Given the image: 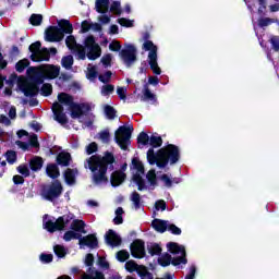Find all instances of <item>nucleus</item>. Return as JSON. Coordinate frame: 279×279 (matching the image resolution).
I'll use <instances>...</instances> for the list:
<instances>
[{"label": "nucleus", "instance_id": "f257e3e1", "mask_svg": "<svg viewBox=\"0 0 279 279\" xmlns=\"http://www.w3.org/2000/svg\"><path fill=\"white\" fill-rule=\"evenodd\" d=\"M58 101L52 105V112L54 114V120L58 121V123H61V125H64L66 123V113H64V106L68 110L71 112L72 119H78L81 123H84L85 125H92L93 119H95V116L90 112L93 108H95V105L83 102V104H75L73 101V96L61 93L58 95Z\"/></svg>", "mask_w": 279, "mask_h": 279}, {"label": "nucleus", "instance_id": "f03ea898", "mask_svg": "<svg viewBox=\"0 0 279 279\" xmlns=\"http://www.w3.org/2000/svg\"><path fill=\"white\" fill-rule=\"evenodd\" d=\"M65 45L76 53L78 60H86V57L88 60H97L101 56V48L95 43V37L93 36H88L84 41L85 46H82L77 44L73 35H70L65 39Z\"/></svg>", "mask_w": 279, "mask_h": 279}, {"label": "nucleus", "instance_id": "7ed1b4c3", "mask_svg": "<svg viewBox=\"0 0 279 279\" xmlns=\"http://www.w3.org/2000/svg\"><path fill=\"white\" fill-rule=\"evenodd\" d=\"M114 162V156L107 153L102 158L97 156H92L85 162V169H89L93 173L95 184H105L108 182L106 177V171H108V165Z\"/></svg>", "mask_w": 279, "mask_h": 279}, {"label": "nucleus", "instance_id": "20e7f679", "mask_svg": "<svg viewBox=\"0 0 279 279\" xmlns=\"http://www.w3.org/2000/svg\"><path fill=\"white\" fill-rule=\"evenodd\" d=\"M132 173L133 181L137 184L138 191H154V189L158 186L156 170H149L146 174V179H143L145 175V167L137 158H133L132 160Z\"/></svg>", "mask_w": 279, "mask_h": 279}, {"label": "nucleus", "instance_id": "39448f33", "mask_svg": "<svg viewBox=\"0 0 279 279\" xmlns=\"http://www.w3.org/2000/svg\"><path fill=\"white\" fill-rule=\"evenodd\" d=\"M147 160L149 165H157L159 169H165L169 161L171 165H175L180 160V149L174 145H168L166 148H161L156 155L154 148H149Z\"/></svg>", "mask_w": 279, "mask_h": 279}, {"label": "nucleus", "instance_id": "423d86ee", "mask_svg": "<svg viewBox=\"0 0 279 279\" xmlns=\"http://www.w3.org/2000/svg\"><path fill=\"white\" fill-rule=\"evenodd\" d=\"M167 247L171 254H174L175 257L171 258V255H169V253L161 255L158 258V263L159 265H161V267H169V265L171 264L174 266L186 265V250L184 248V246L175 242H170L167 244Z\"/></svg>", "mask_w": 279, "mask_h": 279}, {"label": "nucleus", "instance_id": "0eeeda50", "mask_svg": "<svg viewBox=\"0 0 279 279\" xmlns=\"http://www.w3.org/2000/svg\"><path fill=\"white\" fill-rule=\"evenodd\" d=\"M28 77L37 84H43L45 80H56L60 75V66L46 64L39 68L31 66L26 71Z\"/></svg>", "mask_w": 279, "mask_h": 279}, {"label": "nucleus", "instance_id": "6e6552de", "mask_svg": "<svg viewBox=\"0 0 279 279\" xmlns=\"http://www.w3.org/2000/svg\"><path fill=\"white\" fill-rule=\"evenodd\" d=\"M64 34H73V25L69 20H61L58 26H50L46 31L45 39L48 43H60L64 38Z\"/></svg>", "mask_w": 279, "mask_h": 279}, {"label": "nucleus", "instance_id": "1a4fd4ad", "mask_svg": "<svg viewBox=\"0 0 279 279\" xmlns=\"http://www.w3.org/2000/svg\"><path fill=\"white\" fill-rule=\"evenodd\" d=\"M142 49H144V51H148V64L153 73H155V75H160L162 70L158 66V46H156L154 41L149 40V34L144 35Z\"/></svg>", "mask_w": 279, "mask_h": 279}, {"label": "nucleus", "instance_id": "9d476101", "mask_svg": "<svg viewBox=\"0 0 279 279\" xmlns=\"http://www.w3.org/2000/svg\"><path fill=\"white\" fill-rule=\"evenodd\" d=\"M73 221V215H64L57 220L49 218V215L44 216V228L48 232H56V230H64L69 223Z\"/></svg>", "mask_w": 279, "mask_h": 279}, {"label": "nucleus", "instance_id": "9b49d317", "mask_svg": "<svg viewBox=\"0 0 279 279\" xmlns=\"http://www.w3.org/2000/svg\"><path fill=\"white\" fill-rule=\"evenodd\" d=\"M41 45L40 41H36L29 46V51L32 52L31 60L33 62H43V60L49 61L51 58L50 53L56 54L58 50L56 48H43L40 49Z\"/></svg>", "mask_w": 279, "mask_h": 279}, {"label": "nucleus", "instance_id": "f8f14e48", "mask_svg": "<svg viewBox=\"0 0 279 279\" xmlns=\"http://www.w3.org/2000/svg\"><path fill=\"white\" fill-rule=\"evenodd\" d=\"M132 132H134V128L132 125H122L116 131V143L121 147L124 151L128 149V145H130V138H132Z\"/></svg>", "mask_w": 279, "mask_h": 279}, {"label": "nucleus", "instance_id": "ddd939ff", "mask_svg": "<svg viewBox=\"0 0 279 279\" xmlns=\"http://www.w3.org/2000/svg\"><path fill=\"white\" fill-rule=\"evenodd\" d=\"M120 58L125 66H132L136 62V47L132 44H126L120 51Z\"/></svg>", "mask_w": 279, "mask_h": 279}, {"label": "nucleus", "instance_id": "4468645a", "mask_svg": "<svg viewBox=\"0 0 279 279\" xmlns=\"http://www.w3.org/2000/svg\"><path fill=\"white\" fill-rule=\"evenodd\" d=\"M59 195H62V184L60 181H54L49 187L43 191V197L48 202L58 199Z\"/></svg>", "mask_w": 279, "mask_h": 279}, {"label": "nucleus", "instance_id": "2eb2a0df", "mask_svg": "<svg viewBox=\"0 0 279 279\" xmlns=\"http://www.w3.org/2000/svg\"><path fill=\"white\" fill-rule=\"evenodd\" d=\"M17 86L20 90L24 93L25 97H36V95H38V87L34 84H31L25 78H20Z\"/></svg>", "mask_w": 279, "mask_h": 279}, {"label": "nucleus", "instance_id": "dca6fc26", "mask_svg": "<svg viewBox=\"0 0 279 279\" xmlns=\"http://www.w3.org/2000/svg\"><path fill=\"white\" fill-rule=\"evenodd\" d=\"M131 254L134 258H143L145 256V243L136 240L131 244Z\"/></svg>", "mask_w": 279, "mask_h": 279}, {"label": "nucleus", "instance_id": "f3484780", "mask_svg": "<svg viewBox=\"0 0 279 279\" xmlns=\"http://www.w3.org/2000/svg\"><path fill=\"white\" fill-rule=\"evenodd\" d=\"M78 243L81 245V248H83L85 245L86 247L95 250V247H97V236H95V234H89L87 236L82 238L81 235Z\"/></svg>", "mask_w": 279, "mask_h": 279}, {"label": "nucleus", "instance_id": "a211bd4d", "mask_svg": "<svg viewBox=\"0 0 279 279\" xmlns=\"http://www.w3.org/2000/svg\"><path fill=\"white\" fill-rule=\"evenodd\" d=\"M106 242L111 247H119L121 245V236L113 230H109L106 234Z\"/></svg>", "mask_w": 279, "mask_h": 279}, {"label": "nucleus", "instance_id": "6ab92c4d", "mask_svg": "<svg viewBox=\"0 0 279 279\" xmlns=\"http://www.w3.org/2000/svg\"><path fill=\"white\" fill-rule=\"evenodd\" d=\"M16 145H17V147H20L24 151L29 149V146L31 147H38V136H36V134H33V135H31L28 137V143L27 142L17 141Z\"/></svg>", "mask_w": 279, "mask_h": 279}, {"label": "nucleus", "instance_id": "aec40b11", "mask_svg": "<svg viewBox=\"0 0 279 279\" xmlns=\"http://www.w3.org/2000/svg\"><path fill=\"white\" fill-rule=\"evenodd\" d=\"M153 228L157 231V232H167V230H169V221H165L161 219H155L151 222Z\"/></svg>", "mask_w": 279, "mask_h": 279}, {"label": "nucleus", "instance_id": "412c9836", "mask_svg": "<svg viewBox=\"0 0 279 279\" xmlns=\"http://www.w3.org/2000/svg\"><path fill=\"white\" fill-rule=\"evenodd\" d=\"M125 181V173L122 171H116L111 174V184L113 186H120Z\"/></svg>", "mask_w": 279, "mask_h": 279}, {"label": "nucleus", "instance_id": "4be33fe9", "mask_svg": "<svg viewBox=\"0 0 279 279\" xmlns=\"http://www.w3.org/2000/svg\"><path fill=\"white\" fill-rule=\"evenodd\" d=\"M109 4L110 0H96V11L99 12V14H106Z\"/></svg>", "mask_w": 279, "mask_h": 279}, {"label": "nucleus", "instance_id": "5701e85b", "mask_svg": "<svg viewBox=\"0 0 279 279\" xmlns=\"http://www.w3.org/2000/svg\"><path fill=\"white\" fill-rule=\"evenodd\" d=\"M84 228H86V223H84L83 220L76 219L71 223V229L75 232H82L83 234H86V230H84Z\"/></svg>", "mask_w": 279, "mask_h": 279}, {"label": "nucleus", "instance_id": "b1692460", "mask_svg": "<svg viewBox=\"0 0 279 279\" xmlns=\"http://www.w3.org/2000/svg\"><path fill=\"white\" fill-rule=\"evenodd\" d=\"M46 173L49 178L56 179L60 177V169L54 163H50L47 166Z\"/></svg>", "mask_w": 279, "mask_h": 279}, {"label": "nucleus", "instance_id": "393cba45", "mask_svg": "<svg viewBox=\"0 0 279 279\" xmlns=\"http://www.w3.org/2000/svg\"><path fill=\"white\" fill-rule=\"evenodd\" d=\"M75 175H77V170L68 169L64 173L66 184L70 186L75 184Z\"/></svg>", "mask_w": 279, "mask_h": 279}, {"label": "nucleus", "instance_id": "a878e982", "mask_svg": "<svg viewBox=\"0 0 279 279\" xmlns=\"http://www.w3.org/2000/svg\"><path fill=\"white\" fill-rule=\"evenodd\" d=\"M57 161L62 167H69V162H71V154L69 153H60L57 157Z\"/></svg>", "mask_w": 279, "mask_h": 279}, {"label": "nucleus", "instance_id": "bb28decb", "mask_svg": "<svg viewBox=\"0 0 279 279\" xmlns=\"http://www.w3.org/2000/svg\"><path fill=\"white\" fill-rule=\"evenodd\" d=\"M143 100L151 101V104H156L157 101L156 94L151 93V90H149V87L147 86H145L143 89Z\"/></svg>", "mask_w": 279, "mask_h": 279}, {"label": "nucleus", "instance_id": "cd10ccee", "mask_svg": "<svg viewBox=\"0 0 279 279\" xmlns=\"http://www.w3.org/2000/svg\"><path fill=\"white\" fill-rule=\"evenodd\" d=\"M81 279H105L100 271L92 270L89 274L83 272Z\"/></svg>", "mask_w": 279, "mask_h": 279}, {"label": "nucleus", "instance_id": "c85d7f7f", "mask_svg": "<svg viewBox=\"0 0 279 279\" xmlns=\"http://www.w3.org/2000/svg\"><path fill=\"white\" fill-rule=\"evenodd\" d=\"M98 68L97 65L88 64L87 65V80H96L98 75Z\"/></svg>", "mask_w": 279, "mask_h": 279}, {"label": "nucleus", "instance_id": "c756f323", "mask_svg": "<svg viewBox=\"0 0 279 279\" xmlns=\"http://www.w3.org/2000/svg\"><path fill=\"white\" fill-rule=\"evenodd\" d=\"M144 266H140L138 264H136L134 260H129L125 263V269L126 271H136L137 274H140L141 269H143Z\"/></svg>", "mask_w": 279, "mask_h": 279}, {"label": "nucleus", "instance_id": "7c9ffc66", "mask_svg": "<svg viewBox=\"0 0 279 279\" xmlns=\"http://www.w3.org/2000/svg\"><path fill=\"white\" fill-rule=\"evenodd\" d=\"M31 169L33 171H39V169H43V158L35 157L31 160Z\"/></svg>", "mask_w": 279, "mask_h": 279}, {"label": "nucleus", "instance_id": "2f4dec72", "mask_svg": "<svg viewBox=\"0 0 279 279\" xmlns=\"http://www.w3.org/2000/svg\"><path fill=\"white\" fill-rule=\"evenodd\" d=\"M148 253L150 256H160L162 254V247L158 244H150L148 245Z\"/></svg>", "mask_w": 279, "mask_h": 279}, {"label": "nucleus", "instance_id": "473e14b6", "mask_svg": "<svg viewBox=\"0 0 279 279\" xmlns=\"http://www.w3.org/2000/svg\"><path fill=\"white\" fill-rule=\"evenodd\" d=\"M149 145H151V147H160V145H162V137H160L158 134H153L149 137Z\"/></svg>", "mask_w": 279, "mask_h": 279}, {"label": "nucleus", "instance_id": "72a5a7b5", "mask_svg": "<svg viewBox=\"0 0 279 279\" xmlns=\"http://www.w3.org/2000/svg\"><path fill=\"white\" fill-rule=\"evenodd\" d=\"M122 215H123V208H122V207H118V208L116 209V217H114V219H113V223H114L116 226H121V223H123V217H122Z\"/></svg>", "mask_w": 279, "mask_h": 279}, {"label": "nucleus", "instance_id": "f704fd0d", "mask_svg": "<svg viewBox=\"0 0 279 279\" xmlns=\"http://www.w3.org/2000/svg\"><path fill=\"white\" fill-rule=\"evenodd\" d=\"M159 180H161V182H163L165 186H167L168 189H171L173 182L178 184V181L172 180L169 174H162L161 177H159Z\"/></svg>", "mask_w": 279, "mask_h": 279}, {"label": "nucleus", "instance_id": "c9c22d12", "mask_svg": "<svg viewBox=\"0 0 279 279\" xmlns=\"http://www.w3.org/2000/svg\"><path fill=\"white\" fill-rule=\"evenodd\" d=\"M61 64L63 66V69H71V66H73V56L69 54L62 58L61 60Z\"/></svg>", "mask_w": 279, "mask_h": 279}, {"label": "nucleus", "instance_id": "e433bc0d", "mask_svg": "<svg viewBox=\"0 0 279 279\" xmlns=\"http://www.w3.org/2000/svg\"><path fill=\"white\" fill-rule=\"evenodd\" d=\"M53 252L58 258H64L66 256V248L62 245H54Z\"/></svg>", "mask_w": 279, "mask_h": 279}, {"label": "nucleus", "instance_id": "4c0bfd02", "mask_svg": "<svg viewBox=\"0 0 279 279\" xmlns=\"http://www.w3.org/2000/svg\"><path fill=\"white\" fill-rule=\"evenodd\" d=\"M63 239L65 241H73V239H78V241H80V239H82V234H80L75 231H68L64 233Z\"/></svg>", "mask_w": 279, "mask_h": 279}, {"label": "nucleus", "instance_id": "58836bf2", "mask_svg": "<svg viewBox=\"0 0 279 279\" xmlns=\"http://www.w3.org/2000/svg\"><path fill=\"white\" fill-rule=\"evenodd\" d=\"M27 66H29V60L23 59L16 63L15 69L19 73H23Z\"/></svg>", "mask_w": 279, "mask_h": 279}, {"label": "nucleus", "instance_id": "ea45409f", "mask_svg": "<svg viewBox=\"0 0 279 279\" xmlns=\"http://www.w3.org/2000/svg\"><path fill=\"white\" fill-rule=\"evenodd\" d=\"M100 93L102 97H108V95H112V93H114V86L110 84L104 85Z\"/></svg>", "mask_w": 279, "mask_h": 279}, {"label": "nucleus", "instance_id": "a19ab883", "mask_svg": "<svg viewBox=\"0 0 279 279\" xmlns=\"http://www.w3.org/2000/svg\"><path fill=\"white\" fill-rule=\"evenodd\" d=\"M131 202H133L135 209L138 210V208H141V194L133 192L131 195Z\"/></svg>", "mask_w": 279, "mask_h": 279}, {"label": "nucleus", "instance_id": "79ce46f5", "mask_svg": "<svg viewBox=\"0 0 279 279\" xmlns=\"http://www.w3.org/2000/svg\"><path fill=\"white\" fill-rule=\"evenodd\" d=\"M105 114L107 119H114V117H117V111H114V108H112L110 105H106Z\"/></svg>", "mask_w": 279, "mask_h": 279}, {"label": "nucleus", "instance_id": "37998d69", "mask_svg": "<svg viewBox=\"0 0 279 279\" xmlns=\"http://www.w3.org/2000/svg\"><path fill=\"white\" fill-rule=\"evenodd\" d=\"M128 258H130V253L128 251L122 250V251L117 253V259L120 263H125L128 260Z\"/></svg>", "mask_w": 279, "mask_h": 279}, {"label": "nucleus", "instance_id": "c03bdc74", "mask_svg": "<svg viewBox=\"0 0 279 279\" xmlns=\"http://www.w3.org/2000/svg\"><path fill=\"white\" fill-rule=\"evenodd\" d=\"M102 66H105L106 69H108V66H112V54L108 53L105 54L101 60H100Z\"/></svg>", "mask_w": 279, "mask_h": 279}, {"label": "nucleus", "instance_id": "a18cd8bd", "mask_svg": "<svg viewBox=\"0 0 279 279\" xmlns=\"http://www.w3.org/2000/svg\"><path fill=\"white\" fill-rule=\"evenodd\" d=\"M141 279H154V276L143 266L137 272Z\"/></svg>", "mask_w": 279, "mask_h": 279}, {"label": "nucleus", "instance_id": "49530a36", "mask_svg": "<svg viewBox=\"0 0 279 279\" xmlns=\"http://www.w3.org/2000/svg\"><path fill=\"white\" fill-rule=\"evenodd\" d=\"M149 135H147V133L142 132L138 137H137V142L140 145H148L149 143Z\"/></svg>", "mask_w": 279, "mask_h": 279}, {"label": "nucleus", "instance_id": "de8ad7c7", "mask_svg": "<svg viewBox=\"0 0 279 279\" xmlns=\"http://www.w3.org/2000/svg\"><path fill=\"white\" fill-rule=\"evenodd\" d=\"M51 93H53V87L51 86V84L46 83L41 86V95L49 97V95H51Z\"/></svg>", "mask_w": 279, "mask_h": 279}, {"label": "nucleus", "instance_id": "09e8293b", "mask_svg": "<svg viewBox=\"0 0 279 279\" xmlns=\"http://www.w3.org/2000/svg\"><path fill=\"white\" fill-rule=\"evenodd\" d=\"M98 138H99V141H101V143H110V132L109 131H101L98 134Z\"/></svg>", "mask_w": 279, "mask_h": 279}, {"label": "nucleus", "instance_id": "8fccbe9b", "mask_svg": "<svg viewBox=\"0 0 279 279\" xmlns=\"http://www.w3.org/2000/svg\"><path fill=\"white\" fill-rule=\"evenodd\" d=\"M31 25H40L43 23V15L40 14H33L29 19Z\"/></svg>", "mask_w": 279, "mask_h": 279}, {"label": "nucleus", "instance_id": "3c124183", "mask_svg": "<svg viewBox=\"0 0 279 279\" xmlns=\"http://www.w3.org/2000/svg\"><path fill=\"white\" fill-rule=\"evenodd\" d=\"M7 161L9 165H14L16 162V153L13 150L7 151Z\"/></svg>", "mask_w": 279, "mask_h": 279}, {"label": "nucleus", "instance_id": "603ef678", "mask_svg": "<svg viewBox=\"0 0 279 279\" xmlns=\"http://www.w3.org/2000/svg\"><path fill=\"white\" fill-rule=\"evenodd\" d=\"M112 78V72L107 71L105 74L99 75V81L102 82V84H108L110 80Z\"/></svg>", "mask_w": 279, "mask_h": 279}, {"label": "nucleus", "instance_id": "864d4df0", "mask_svg": "<svg viewBox=\"0 0 279 279\" xmlns=\"http://www.w3.org/2000/svg\"><path fill=\"white\" fill-rule=\"evenodd\" d=\"M118 23L122 26V27H133L134 26V21L132 20H128L125 17L119 19Z\"/></svg>", "mask_w": 279, "mask_h": 279}, {"label": "nucleus", "instance_id": "5fc2aeb1", "mask_svg": "<svg viewBox=\"0 0 279 279\" xmlns=\"http://www.w3.org/2000/svg\"><path fill=\"white\" fill-rule=\"evenodd\" d=\"M110 12L113 14H121V2L114 1L110 7Z\"/></svg>", "mask_w": 279, "mask_h": 279}, {"label": "nucleus", "instance_id": "6e6d98bb", "mask_svg": "<svg viewBox=\"0 0 279 279\" xmlns=\"http://www.w3.org/2000/svg\"><path fill=\"white\" fill-rule=\"evenodd\" d=\"M92 23L88 20L82 22L81 32L82 34H86V32H90Z\"/></svg>", "mask_w": 279, "mask_h": 279}, {"label": "nucleus", "instance_id": "4d7b16f0", "mask_svg": "<svg viewBox=\"0 0 279 279\" xmlns=\"http://www.w3.org/2000/svg\"><path fill=\"white\" fill-rule=\"evenodd\" d=\"M17 171L19 173H21V175H24V178H27V175H29V167L25 165L17 167Z\"/></svg>", "mask_w": 279, "mask_h": 279}, {"label": "nucleus", "instance_id": "13d9d810", "mask_svg": "<svg viewBox=\"0 0 279 279\" xmlns=\"http://www.w3.org/2000/svg\"><path fill=\"white\" fill-rule=\"evenodd\" d=\"M117 93L120 99L125 100L128 97V88L125 87H118Z\"/></svg>", "mask_w": 279, "mask_h": 279}, {"label": "nucleus", "instance_id": "bf43d9fd", "mask_svg": "<svg viewBox=\"0 0 279 279\" xmlns=\"http://www.w3.org/2000/svg\"><path fill=\"white\" fill-rule=\"evenodd\" d=\"M271 23H274V21L269 17L260 19L258 21L259 27H267V26L271 25Z\"/></svg>", "mask_w": 279, "mask_h": 279}, {"label": "nucleus", "instance_id": "052dcab7", "mask_svg": "<svg viewBox=\"0 0 279 279\" xmlns=\"http://www.w3.org/2000/svg\"><path fill=\"white\" fill-rule=\"evenodd\" d=\"M97 151V143L93 142L86 147V154L90 156V154H95Z\"/></svg>", "mask_w": 279, "mask_h": 279}, {"label": "nucleus", "instance_id": "680f3d73", "mask_svg": "<svg viewBox=\"0 0 279 279\" xmlns=\"http://www.w3.org/2000/svg\"><path fill=\"white\" fill-rule=\"evenodd\" d=\"M168 230L169 232H172V234H182V230L178 228L175 225H171L170 222L168 225Z\"/></svg>", "mask_w": 279, "mask_h": 279}, {"label": "nucleus", "instance_id": "e2e57ef3", "mask_svg": "<svg viewBox=\"0 0 279 279\" xmlns=\"http://www.w3.org/2000/svg\"><path fill=\"white\" fill-rule=\"evenodd\" d=\"M39 259L41 260V263H51L53 260V255H51V254H41L39 256Z\"/></svg>", "mask_w": 279, "mask_h": 279}, {"label": "nucleus", "instance_id": "0e129e2a", "mask_svg": "<svg viewBox=\"0 0 279 279\" xmlns=\"http://www.w3.org/2000/svg\"><path fill=\"white\" fill-rule=\"evenodd\" d=\"M155 208L156 210H167V203H165V201H157Z\"/></svg>", "mask_w": 279, "mask_h": 279}, {"label": "nucleus", "instance_id": "69168bd1", "mask_svg": "<svg viewBox=\"0 0 279 279\" xmlns=\"http://www.w3.org/2000/svg\"><path fill=\"white\" fill-rule=\"evenodd\" d=\"M109 49L111 51H121V44L119 41H112L110 45H109Z\"/></svg>", "mask_w": 279, "mask_h": 279}, {"label": "nucleus", "instance_id": "338daca9", "mask_svg": "<svg viewBox=\"0 0 279 279\" xmlns=\"http://www.w3.org/2000/svg\"><path fill=\"white\" fill-rule=\"evenodd\" d=\"M270 45H272V49L279 51V37H272L270 39Z\"/></svg>", "mask_w": 279, "mask_h": 279}, {"label": "nucleus", "instance_id": "774afa93", "mask_svg": "<svg viewBox=\"0 0 279 279\" xmlns=\"http://www.w3.org/2000/svg\"><path fill=\"white\" fill-rule=\"evenodd\" d=\"M197 271V268H195V266H191L190 267V272L189 275L185 277V279H195V274Z\"/></svg>", "mask_w": 279, "mask_h": 279}]
</instances>
